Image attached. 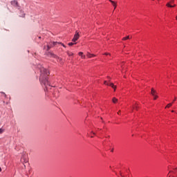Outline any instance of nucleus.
Here are the masks:
<instances>
[{
	"label": "nucleus",
	"mask_w": 177,
	"mask_h": 177,
	"mask_svg": "<svg viewBox=\"0 0 177 177\" xmlns=\"http://www.w3.org/2000/svg\"><path fill=\"white\" fill-rule=\"evenodd\" d=\"M59 44H62V43H59V42H57V41H53V46H56V45H59Z\"/></svg>",
	"instance_id": "13"
},
{
	"label": "nucleus",
	"mask_w": 177,
	"mask_h": 177,
	"mask_svg": "<svg viewBox=\"0 0 177 177\" xmlns=\"http://www.w3.org/2000/svg\"><path fill=\"white\" fill-rule=\"evenodd\" d=\"M120 176H122V177H125V176H124V175H123V174H122V171H120Z\"/></svg>",
	"instance_id": "18"
},
{
	"label": "nucleus",
	"mask_w": 177,
	"mask_h": 177,
	"mask_svg": "<svg viewBox=\"0 0 177 177\" xmlns=\"http://www.w3.org/2000/svg\"><path fill=\"white\" fill-rule=\"evenodd\" d=\"M50 55L52 57H55V59H59V60H61L60 58H59L56 55L53 54V53H50Z\"/></svg>",
	"instance_id": "9"
},
{
	"label": "nucleus",
	"mask_w": 177,
	"mask_h": 177,
	"mask_svg": "<svg viewBox=\"0 0 177 177\" xmlns=\"http://www.w3.org/2000/svg\"><path fill=\"white\" fill-rule=\"evenodd\" d=\"M166 6H167V8H175V6H176V5L175 4L174 6L170 5L169 3H167Z\"/></svg>",
	"instance_id": "11"
},
{
	"label": "nucleus",
	"mask_w": 177,
	"mask_h": 177,
	"mask_svg": "<svg viewBox=\"0 0 177 177\" xmlns=\"http://www.w3.org/2000/svg\"><path fill=\"white\" fill-rule=\"evenodd\" d=\"M67 55H69V56H73L74 55V53H71L70 51H68Z\"/></svg>",
	"instance_id": "16"
},
{
	"label": "nucleus",
	"mask_w": 177,
	"mask_h": 177,
	"mask_svg": "<svg viewBox=\"0 0 177 177\" xmlns=\"http://www.w3.org/2000/svg\"><path fill=\"white\" fill-rule=\"evenodd\" d=\"M109 2L112 3L113 6H114V10H115L117 8V3H115L114 1H112V0H109Z\"/></svg>",
	"instance_id": "5"
},
{
	"label": "nucleus",
	"mask_w": 177,
	"mask_h": 177,
	"mask_svg": "<svg viewBox=\"0 0 177 177\" xmlns=\"http://www.w3.org/2000/svg\"><path fill=\"white\" fill-rule=\"evenodd\" d=\"M79 56H81L82 59H85V55H84V53L80 52L79 53Z\"/></svg>",
	"instance_id": "10"
},
{
	"label": "nucleus",
	"mask_w": 177,
	"mask_h": 177,
	"mask_svg": "<svg viewBox=\"0 0 177 177\" xmlns=\"http://www.w3.org/2000/svg\"><path fill=\"white\" fill-rule=\"evenodd\" d=\"M114 91H115V89H117V86H115V88H113Z\"/></svg>",
	"instance_id": "27"
},
{
	"label": "nucleus",
	"mask_w": 177,
	"mask_h": 177,
	"mask_svg": "<svg viewBox=\"0 0 177 177\" xmlns=\"http://www.w3.org/2000/svg\"><path fill=\"white\" fill-rule=\"evenodd\" d=\"M93 134L94 136H95V135H96V133H95V132H93Z\"/></svg>",
	"instance_id": "29"
},
{
	"label": "nucleus",
	"mask_w": 177,
	"mask_h": 177,
	"mask_svg": "<svg viewBox=\"0 0 177 177\" xmlns=\"http://www.w3.org/2000/svg\"><path fill=\"white\" fill-rule=\"evenodd\" d=\"M175 2V0H171L170 2H169V3L171 5V3H174Z\"/></svg>",
	"instance_id": "19"
},
{
	"label": "nucleus",
	"mask_w": 177,
	"mask_h": 177,
	"mask_svg": "<svg viewBox=\"0 0 177 177\" xmlns=\"http://www.w3.org/2000/svg\"><path fill=\"white\" fill-rule=\"evenodd\" d=\"M91 138H93V136H91Z\"/></svg>",
	"instance_id": "34"
},
{
	"label": "nucleus",
	"mask_w": 177,
	"mask_h": 177,
	"mask_svg": "<svg viewBox=\"0 0 177 177\" xmlns=\"http://www.w3.org/2000/svg\"><path fill=\"white\" fill-rule=\"evenodd\" d=\"M158 98V95H153V100H156Z\"/></svg>",
	"instance_id": "17"
},
{
	"label": "nucleus",
	"mask_w": 177,
	"mask_h": 177,
	"mask_svg": "<svg viewBox=\"0 0 177 177\" xmlns=\"http://www.w3.org/2000/svg\"><path fill=\"white\" fill-rule=\"evenodd\" d=\"M49 49H50V46H47V50H49Z\"/></svg>",
	"instance_id": "24"
},
{
	"label": "nucleus",
	"mask_w": 177,
	"mask_h": 177,
	"mask_svg": "<svg viewBox=\"0 0 177 177\" xmlns=\"http://www.w3.org/2000/svg\"><path fill=\"white\" fill-rule=\"evenodd\" d=\"M1 170H2V169H1V167H0V172L1 171Z\"/></svg>",
	"instance_id": "32"
},
{
	"label": "nucleus",
	"mask_w": 177,
	"mask_h": 177,
	"mask_svg": "<svg viewBox=\"0 0 177 177\" xmlns=\"http://www.w3.org/2000/svg\"><path fill=\"white\" fill-rule=\"evenodd\" d=\"M73 45H74V43H73V42L68 43L69 46H73Z\"/></svg>",
	"instance_id": "20"
},
{
	"label": "nucleus",
	"mask_w": 177,
	"mask_h": 177,
	"mask_svg": "<svg viewBox=\"0 0 177 177\" xmlns=\"http://www.w3.org/2000/svg\"><path fill=\"white\" fill-rule=\"evenodd\" d=\"M39 39H41V37H39Z\"/></svg>",
	"instance_id": "35"
},
{
	"label": "nucleus",
	"mask_w": 177,
	"mask_h": 177,
	"mask_svg": "<svg viewBox=\"0 0 177 177\" xmlns=\"http://www.w3.org/2000/svg\"><path fill=\"white\" fill-rule=\"evenodd\" d=\"M127 39H129V36H127L126 37L122 38V41H127Z\"/></svg>",
	"instance_id": "14"
},
{
	"label": "nucleus",
	"mask_w": 177,
	"mask_h": 177,
	"mask_svg": "<svg viewBox=\"0 0 177 177\" xmlns=\"http://www.w3.org/2000/svg\"><path fill=\"white\" fill-rule=\"evenodd\" d=\"M108 86H111V88H115V86L113 83H110Z\"/></svg>",
	"instance_id": "15"
},
{
	"label": "nucleus",
	"mask_w": 177,
	"mask_h": 177,
	"mask_svg": "<svg viewBox=\"0 0 177 177\" xmlns=\"http://www.w3.org/2000/svg\"><path fill=\"white\" fill-rule=\"evenodd\" d=\"M172 104H174V102L168 104L166 106L165 109H169V107H171Z\"/></svg>",
	"instance_id": "12"
},
{
	"label": "nucleus",
	"mask_w": 177,
	"mask_h": 177,
	"mask_svg": "<svg viewBox=\"0 0 177 177\" xmlns=\"http://www.w3.org/2000/svg\"><path fill=\"white\" fill-rule=\"evenodd\" d=\"M41 75L39 80L44 85H48V77L46 76L49 75V72L46 70V68H41L40 70Z\"/></svg>",
	"instance_id": "1"
},
{
	"label": "nucleus",
	"mask_w": 177,
	"mask_h": 177,
	"mask_svg": "<svg viewBox=\"0 0 177 177\" xmlns=\"http://www.w3.org/2000/svg\"><path fill=\"white\" fill-rule=\"evenodd\" d=\"M170 173H174V171H169V174H170Z\"/></svg>",
	"instance_id": "31"
},
{
	"label": "nucleus",
	"mask_w": 177,
	"mask_h": 177,
	"mask_svg": "<svg viewBox=\"0 0 177 177\" xmlns=\"http://www.w3.org/2000/svg\"><path fill=\"white\" fill-rule=\"evenodd\" d=\"M79 39H80V33L78 32V31H76V33L75 34L72 41L73 42H76V41H78Z\"/></svg>",
	"instance_id": "2"
},
{
	"label": "nucleus",
	"mask_w": 177,
	"mask_h": 177,
	"mask_svg": "<svg viewBox=\"0 0 177 177\" xmlns=\"http://www.w3.org/2000/svg\"><path fill=\"white\" fill-rule=\"evenodd\" d=\"M118 114L120 115V112H118Z\"/></svg>",
	"instance_id": "33"
},
{
	"label": "nucleus",
	"mask_w": 177,
	"mask_h": 177,
	"mask_svg": "<svg viewBox=\"0 0 177 177\" xmlns=\"http://www.w3.org/2000/svg\"><path fill=\"white\" fill-rule=\"evenodd\" d=\"M151 95H152V96H155L156 95H157V91H156L154 88H151Z\"/></svg>",
	"instance_id": "7"
},
{
	"label": "nucleus",
	"mask_w": 177,
	"mask_h": 177,
	"mask_svg": "<svg viewBox=\"0 0 177 177\" xmlns=\"http://www.w3.org/2000/svg\"><path fill=\"white\" fill-rule=\"evenodd\" d=\"M104 55H110V53H104Z\"/></svg>",
	"instance_id": "28"
},
{
	"label": "nucleus",
	"mask_w": 177,
	"mask_h": 177,
	"mask_svg": "<svg viewBox=\"0 0 177 177\" xmlns=\"http://www.w3.org/2000/svg\"><path fill=\"white\" fill-rule=\"evenodd\" d=\"M104 85H109V82H107V81H104Z\"/></svg>",
	"instance_id": "23"
},
{
	"label": "nucleus",
	"mask_w": 177,
	"mask_h": 177,
	"mask_svg": "<svg viewBox=\"0 0 177 177\" xmlns=\"http://www.w3.org/2000/svg\"><path fill=\"white\" fill-rule=\"evenodd\" d=\"M61 45H62V46H64V48H66V46L64 44L61 43Z\"/></svg>",
	"instance_id": "26"
},
{
	"label": "nucleus",
	"mask_w": 177,
	"mask_h": 177,
	"mask_svg": "<svg viewBox=\"0 0 177 177\" xmlns=\"http://www.w3.org/2000/svg\"><path fill=\"white\" fill-rule=\"evenodd\" d=\"M86 56H87V57H89L91 59V57H95L96 55H95L93 54H91V53H87Z\"/></svg>",
	"instance_id": "8"
},
{
	"label": "nucleus",
	"mask_w": 177,
	"mask_h": 177,
	"mask_svg": "<svg viewBox=\"0 0 177 177\" xmlns=\"http://www.w3.org/2000/svg\"><path fill=\"white\" fill-rule=\"evenodd\" d=\"M11 5H12V6H17L19 5V3L17 2V1L14 0L11 1Z\"/></svg>",
	"instance_id": "4"
},
{
	"label": "nucleus",
	"mask_w": 177,
	"mask_h": 177,
	"mask_svg": "<svg viewBox=\"0 0 177 177\" xmlns=\"http://www.w3.org/2000/svg\"><path fill=\"white\" fill-rule=\"evenodd\" d=\"M167 177H171V176L168 174Z\"/></svg>",
	"instance_id": "30"
},
{
	"label": "nucleus",
	"mask_w": 177,
	"mask_h": 177,
	"mask_svg": "<svg viewBox=\"0 0 177 177\" xmlns=\"http://www.w3.org/2000/svg\"><path fill=\"white\" fill-rule=\"evenodd\" d=\"M4 132V130L2 129H0V134H2Z\"/></svg>",
	"instance_id": "21"
},
{
	"label": "nucleus",
	"mask_w": 177,
	"mask_h": 177,
	"mask_svg": "<svg viewBox=\"0 0 177 177\" xmlns=\"http://www.w3.org/2000/svg\"><path fill=\"white\" fill-rule=\"evenodd\" d=\"M21 161L22 162H26V163L28 162V159H27L26 155H22V157H21Z\"/></svg>",
	"instance_id": "3"
},
{
	"label": "nucleus",
	"mask_w": 177,
	"mask_h": 177,
	"mask_svg": "<svg viewBox=\"0 0 177 177\" xmlns=\"http://www.w3.org/2000/svg\"><path fill=\"white\" fill-rule=\"evenodd\" d=\"M112 102L114 104H117V103H118V99H117L115 97H113L112 98Z\"/></svg>",
	"instance_id": "6"
},
{
	"label": "nucleus",
	"mask_w": 177,
	"mask_h": 177,
	"mask_svg": "<svg viewBox=\"0 0 177 177\" xmlns=\"http://www.w3.org/2000/svg\"><path fill=\"white\" fill-rule=\"evenodd\" d=\"M176 100V97H174V100H173L172 103H174Z\"/></svg>",
	"instance_id": "25"
},
{
	"label": "nucleus",
	"mask_w": 177,
	"mask_h": 177,
	"mask_svg": "<svg viewBox=\"0 0 177 177\" xmlns=\"http://www.w3.org/2000/svg\"><path fill=\"white\" fill-rule=\"evenodd\" d=\"M174 172H175V173H177V167L174 169ZM171 177H175V176H171ZM176 177H177V176H176Z\"/></svg>",
	"instance_id": "22"
}]
</instances>
